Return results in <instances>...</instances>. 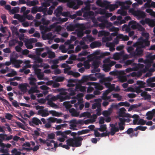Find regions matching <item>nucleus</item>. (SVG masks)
I'll use <instances>...</instances> for the list:
<instances>
[{
    "label": "nucleus",
    "mask_w": 155,
    "mask_h": 155,
    "mask_svg": "<svg viewBox=\"0 0 155 155\" xmlns=\"http://www.w3.org/2000/svg\"><path fill=\"white\" fill-rule=\"evenodd\" d=\"M87 60L90 62L92 61H94L97 59L96 58V57L94 56L92 54L88 55L87 57Z\"/></svg>",
    "instance_id": "nucleus-57"
},
{
    "label": "nucleus",
    "mask_w": 155,
    "mask_h": 155,
    "mask_svg": "<svg viewBox=\"0 0 155 155\" xmlns=\"http://www.w3.org/2000/svg\"><path fill=\"white\" fill-rule=\"evenodd\" d=\"M29 124L30 126H34L35 125H38L39 124H41L42 123L39 119L36 117H33L31 120L29 121Z\"/></svg>",
    "instance_id": "nucleus-21"
},
{
    "label": "nucleus",
    "mask_w": 155,
    "mask_h": 155,
    "mask_svg": "<svg viewBox=\"0 0 155 155\" xmlns=\"http://www.w3.org/2000/svg\"><path fill=\"white\" fill-rule=\"evenodd\" d=\"M70 131L68 130H65L64 131H58L55 132L57 136H64L65 135H68L70 133Z\"/></svg>",
    "instance_id": "nucleus-48"
},
{
    "label": "nucleus",
    "mask_w": 155,
    "mask_h": 155,
    "mask_svg": "<svg viewBox=\"0 0 155 155\" xmlns=\"http://www.w3.org/2000/svg\"><path fill=\"white\" fill-rule=\"evenodd\" d=\"M67 126V124H62L58 125H56L55 127H54L55 130H58L62 129L63 127H66Z\"/></svg>",
    "instance_id": "nucleus-63"
},
{
    "label": "nucleus",
    "mask_w": 155,
    "mask_h": 155,
    "mask_svg": "<svg viewBox=\"0 0 155 155\" xmlns=\"http://www.w3.org/2000/svg\"><path fill=\"white\" fill-rule=\"evenodd\" d=\"M76 90H79L81 92H85L86 91V89L87 87L86 86H83L80 84H76L75 86Z\"/></svg>",
    "instance_id": "nucleus-42"
},
{
    "label": "nucleus",
    "mask_w": 155,
    "mask_h": 155,
    "mask_svg": "<svg viewBox=\"0 0 155 155\" xmlns=\"http://www.w3.org/2000/svg\"><path fill=\"white\" fill-rule=\"evenodd\" d=\"M121 6V8L118 10L117 12V13L123 16L126 15H127V12L125 10L127 9H124L122 8V6Z\"/></svg>",
    "instance_id": "nucleus-56"
},
{
    "label": "nucleus",
    "mask_w": 155,
    "mask_h": 155,
    "mask_svg": "<svg viewBox=\"0 0 155 155\" xmlns=\"http://www.w3.org/2000/svg\"><path fill=\"white\" fill-rule=\"evenodd\" d=\"M42 31L41 33L42 34V37L44 40L46 39H52L55 37L53 36L51 33H49L47 34H45V33L47 31H45V30H41Z\"/></svg>",
    "instance_id": "nucleus-20"
},
{
    "label": "nucleus",
    "mask_w": 155,
    "mask_h": 155,
    "mask_svg": "<svg viewBox=\"0 0 155 155\" xmlns=\"http://www.w3.org/2000/svg\"><path fill=\"white\" fill-rule=\"evenodd\" d=\"M113 97L117 99L118 101H124L123 98L121 95H120L118 94H112Z\"/></svg>",
    "instance_id": "nucleus-62"
},
{
    "label": "nucleus",
    "mask_w": 155,
    "mask_h": 155,
    "mask_svg": "<svg viewBox=\"0 0 155 155\" xmlns=\"http://www.w3.org/2000/svg\"><path fill=\"white\" fill-rule=\"evenodd\" d=\"M86 84H92L94 86L95 89L99 90H102L103 89V87L100 84L94 82H88Z\"/></svg>",
    "instance_id": "nucleus-30"
},
{
    "label": "nucleus",
    "mask_w": 155,
    "mask_h": 155,
    "mask_svg": "<svg viewBox=\"0 0 155 155\" xmlns=\"http://www.w3.org/2000/svg\"><path fill=\"white\" fill-rule=\"evenodd\" d=\"M12 138V136H8L6 134H0V139H2L3 140L6 141H8Z\"/></svg>",
    "instance_id": "nucleus-33"
},
{
    "label": "nucleus",
    "mask_w": 155,
    "mask_h": 155,
    "mask_svg": "<svg viewBox=\"0 0 155 155\" xmlns=\"http://www.w3.org/2000/svg\"><path fill=\"white\" fill-rule=\"evenodd\" d=\"M42 66L41 65H39L37 64H34L33 65V68L34 69V71L35 73V74L37 75L38 74L41 73V70L39 69H38V68L41 67Z\"/></svg>",
    "instance_id": "nucleus-38"
},
{
    "label": "nucleus",
    "mask_w": 155,
    "mask_h": 155,
    "mask_svg": "<svg viewBox=\"0 0 155 155\" xmlns=\"http://www.w3.org/2000/svg\"><path fill=\"white\" fill-rule=\"evenodd\" d=\"M143 64H139L137 65L138 67H134L133 68H128L125 70V71L126 73H129L133 71H136L138 69V67H140L141 68H143Z\"/></svg>",
    "instance_id": "nucleus-35"
},
{
    "label": "nucleus",
    "mask_w": 155,
    "mask_h": 155,
    "mask_svg": "<svg viewBox=\"0 0 155 155\" xmlns=\"http://www.w3.org/2000/svg\"><path fill=\"white\" fill-rule=\"evenodd\" d=\"M38 2L37 0H34L33 1H28L26 2L27 5L29 7L34 6L38 4Z\"/></svg>",
    "instance_id": "nucleus-50"
},
{
    "label": "nucleus",
    "mask_w": 155,
    "mask_h": 155,
    "mask_svg": "<svg viewBox=\"0 0 155 155\" xmlns=\"http://www.w3.org/2000/svg\"><path fill=\"white\" fill-rule=\"evenodd\" d=\"M147 59L149 62H151L152 61L155 59V54L152 55V53H150L146 56Z\"/></svg>",
    "instance_id": "nucleus-54"
},
{
    "label": "nucleus",
    "mask_w": 155,
    "mask_h": 155,
    "mask_svg": "<svg viewBox=\"0 0 155 155\" xmlns=\"http://www.w3.org/2000/svg\"><path fill=\"white\" fill-rule=\"evenodd\" d=\"M142 37L139 38L137 42L134 44V46H136L137 44L139 43L142 47H145L150 45V42L148 41L149 34L146 32L142 33Z\"/></svg>",
    "instance_id": "nucleus-3"
},
{
    "label": "nucleus",
    "mask_w": 155,
    "mask_h": 155,
    "mask_svg": "<svg viewBox=\"0 0 155 155\" xmlns=\"http://www.w3.org/2000/svg\"><path fill=\"white\" fill-rule=\"evenodd\" d=\"M119 39H121L122 41H125L128 40L129 39V37L127 35H124L122 34H119L117 36Z\"/></svg>",
    "instance_id": "nucleus-45"
},
{
    "label": "nucleus",
    "mask_w": 155,
    "mask_h": 155,
    "mask_svg": "<svg viewBox=\"0 0 155 155\" xmlns=\"http://www.w3.org/2000/svg\"><path fill=\"white\" fill-rule=\"evenodd\" d=\"M134 118L133 120V122L134 124L144 125L145 124L146 121L142 119H139V116L137 115H134L132 117Z\"/></svg>",
    "instance_id": "nucleus-14"
},
{
    "label": "nucleus",
    "mask_w": 155,
    "mask_h": 155,
    "mask_svg": "<svg viewBox=\"0 0 155 155\" xmlns=\"http://www.w3.org/2000/svg\"><path fill=\"white\" fill-rule=\"evenodd\" d=\"M35 107L36 110H39L38 111V115L43 117H46L49 115V111H48L47 109H44V107L37 105Z\"/></svg>",
    "instance_id": "nucleus-9"
},
{
    "label": "nucleus",
    "mask_w": 155,
    "mask_h": 155,
    "mask_svg": "<svg viewBox=\"0 0 155 155\" xmlns=\"http://www.w3.org/2000/svg\"><path fill=\"white\" fill-rule=\"evenodd\" d=\"M52 115V116H54L59 117L62 114L61 113L55 111L51 110L49 111V114Z\"/></svg>",
    "instance_id": "nucleus-61"
},
{
    "label": "nucleus",
    "mask_w": 155,
    "mask_h": 155,
    "mask_svg": "<svg viewBox=\"0 0 155 155\" xmlns=\"http://www.w3.org/2000/svg\"><path fill=\"white\" fill-rule=\"evenodd\" d=\"M3 140L2 139H0V147L3 148H10L12 146V145L10 143H4L2 142Z\"/></svg>",
    "instance_id": "nucleus-55"
},
{
    "label": "nucleus",
    "mask_w": 155,
    "mask_h": 155,
    "mask_svg": "<svg viewBox=\"0 0 155 155\" xmlns=\"http://www.w3.org/2000/svg\"><path fill=\"white\" fill-rule=\"evenodd\" d=\"M29 86L28 84L24 83L23 84H19L18 86V88L21 91L23 92H25L27 91V87Z\"/></svg>",
    "instance_id": "nucleus-34"
},
{
    "label": "nucleus",
    "mask_w": 155,
    "mask_h": 155,
    "mask_svg": "<svg viewBox=\"0 0 155 155\" xmlns=\"http://www.w3.org/2000/svg\"><path fill=\"white\" fill-rule=\"evenodd\" d=\"M47 122L45 125V127L47 129L51 128V123H55V117H50L47 119Z\"/></svg>",
    "instance_id": "nucleus-24"
},
{
    "label": "nucleus",
    "mask_w": 155,
    "mask_h": 155,
    "mask_svg": "<svg viewBox=\"0 0 155 155\" xmlns=\"http://www.w3.org/2000/svg\"><path fill=\"white\" fill-rule=\"evenodd\" d=\"M116 62L114 61H111L109 64H104L103 65V70L105 72H108L110 69V67L115 64Z\"/></svg>",
    "instance_id": "nucleus-29"
},
{
    "label": "nucleus",
    "mask_w": 155,
    "mask_h": 155,
    "mask_svg": "<svg viewBox=\"0 0 155 155\" xmlns=\"http://www.w3.org/2000/svg\"><path fill=\"white\" fill-rule=\"evenodd\" d=\"M126 110L124 107L120 108L117 113L118 117L120 120V118H124V117H130L131 115L129 114H126Z\"/></svg>",
    "instance_id": "nucleus-11"
},
{
    "label": "nucleus",
    "mask_w": 155,
    "mask_h": 155,
    "mask_svg": "<svg viewBox=\"0 0 155 155\" xmlns=\"http://www.w3.org/2000/svg\"><path fill=\"white\" fill-rule=\"evenodd\" d=\"M96 4L99 6L104 8L105 9H107L108 5L110 2L105 0L102 1L101 0H97Z\"/></svg>",
    "instance_id": "nucleus-17"
},
{
    "label": "nucleus",
    "mask_w": 155,
    "mask_h": 155,
    "mask_svg": "<svg viewBox=\"0 0 155 155\" xmlns=\"http://www.w3.org/2000/svg\"><path fill=\"white\" fill-rule=\"evenodd\" d=\"M39 92V91L37 89V87H31L28 91L29 94H33L34 93H38Z\"/></svg>",
    "instance_id": "nucleus-60"
},
{
    "label": "nucleus",
    "mask_w": 155,
    "mask_h": 155,
    "mask_svg": "<svg viewBox=\"0 0 155 155\" xmlns=\"http://www.w3.org/2000/svg\"><path fill=\"white\" fill-rule=\"evenodd\" d=\"M52 143H53L54 145V147L56 148L58 147V144L55 143V141L53 140H50L48 139H47V142L46 144L48 147L52 146Z\"/></svg>",
    "instance_id": "nucleus-44"
},
{
    "label": "nucleus",
    "mask_w": 155,
    "mask_h": 155,
    "mask_svg": "<svg viewBox=\"0 0 155 155\" xmlns=\"http://www.w3.org/2000/svg\"><path fill=\"white\" fill-rule=\"evenodd\" d=\"M155 81V77L149 78L146 81V83L147 86L151 87H155V83H153Z\"/></svg>",
    "instance_id": "nucleus-26"
},
{
    "label": "nucleus",
    "mask_w": 155,
    "mask_h": 155,
    "mask_svg": "<svg viewBox=\"0 0 155 155\" xmlns=\"http://www.w3.org/2000/svg\"><path fill=\"white\" fill-rule=\"evenodd\" d=\"M110 126L111 127L110 131L109 134L111 135H113L116 132H118L119 129L115 125L113 124H110Z\"/></svg>",
    "instance_id": "nucleus-28"
},
{
    "label": "nucleus",
    "mask_w": 155,
    "mask_h": 155,
    "mask_svg": "<svg viewBox=\"0 0 155 155\" xmlns=\"http://www.w3.org/2000/svg\"><path fill=\"white\" fill-rule=\"evenodd\" d=\"M62 10V7L61 6H59L56 9L55 11L54 12V14L57 16H60L61 14Z\"/></svg>",
    "instance_id": "nucleus-46"
},
{
    "label": "nucleus",
    "mask_w": 155,
    "mask_h": 155,
    "mask_svg": "<svg viewBox=\"0 0 155 155\" xmlns=\"http://www.w3.org/2000/svg\"><path fill=\"white\" fill-rule=\"evenodd\" d=\"M101 63V61L99 59H97L93 61L92 65L95 69L97 68Z\"/></svg>",
    "instance_id": "nucleus-58"
},
{
    "label": "nucleus",
    "mask_w": 155,
    "mask_h": 155,
    "mask_svg": "<svg viewBox=\"0 0 155 155\" xmlns=\"http://www.w3.org/2000/svg\"><path fill=\"white\" fill-rule=\"evenodd\" d=\"M97 117V116L96 114H93L91 118H92V120H85V124H87L88 123H91L94 122L95 121V119Z\"/></svg>",
    "instance_id": "nucleus-53"
},
{
    "label": "nucleus",
    "mask_w": 155,
    "mask_h": 155,
    "mask_svg": "<svg viewBox=\"0 0 155 155\" xmlns=\"http://www.w3.org/2000/svg\"><path fill=\"white\" fill-rule=\"evenodd\" d=\"M6 71V72H10L8 73L5 75L6 76L9 77H12L17 75V73L16 71L14 69H10L8 67H6L5 69Z\"/></svg>",
    "instance_id": "nucleus-19"
},
{
    "label": "nucleus",
    "mask_w": 155,
    "mask_h": 155,
    "mask_svg": "<svg viewBox=\"0 0 155 155\" xmlns=\"http://www.w3.org/2000/svg\"><path fill=\"white\" fill-rule=\"evenodd\" d=\"M110 33L108 31H100L98 32V37H101L103 36H108L109 35Z\"/></svg>",
    "instance_id": "nucleus-52"
},
{
    "label": "nucleus",
    "mask_w": 155,
    "mask_h": 155,
    "mask_svg": "<svg viewBox=\"0 0 155 155\" xmlns=\"http://www.w3.org/2000/svg\"><path fill=\"white\" fill-rule=\"evenodd\" d=\"M133 46L134 47H136V48L135 51L134 52V53L132 54L133 57H135L136 56H141L143 55V48L144 47H142L139 43L137 44L136 46H134V44Z\"/></svg>",
    "instance_id": "nucleus-8"
},
{
    "label": "nucleus",
    "mask_w": 155,
    "mask_h": 155,
    "mask_svg": "<svg viewBox=\"0 0 155 155\" xmlns=\"http://www.w3.org/2000/svg\"><path fill=\"white\" fill-rule=\"evenodd\" d=\"M68 122L70 124V129L73 130H77V129L75 128L78 125L77 120L75 119H74L68 121Z\"/></svg>",
    "instance_id": "nucleus-23"
},
{
    "label": "nucleus",
    "mask_w": 155,
    "mask_h": 155,
    "mask_svg": "<svg viewBox=\"0 0 155 155\" xmlns=\"http://www.w3.org/2000/svg\"><path fill=\"white\" fill-rule=\"evenodd\" d=\"M119 120L120 122L118 124L119 130H122L124 129V125L126 120L124 118H120Z\"/></svg>",
    "instance_id": "nucleus-40"
},
{
    "label": "nucleus",
    "mask_w": 155,
    "mask_h": 155,
    "mask_svg": "<svg viewBox=\"0 0 155 155\" xmlns=\"http://www.w3.org/2000/svg\"><path fill=\"white\" fill-rule=\"evenodd\" d=\"M118 2L117 1L116 2V4L114 5H110V4H109L107 9H109L110 11H112L114 10L116 8H117L118 6L119 5L117 4Z\"/></svg>",
    "instance_id": "nucleus-39"
},
{
    "label": "nucleus",
    "mask_w": 155,
    "mask_h": 155,
    "mask_svg": "<svg viewBox=\"0 0 155 155\" xmlns=\"http://www.w3.org/2000/svg\"><path fill=\"white\" fill-rule=\"evenodd\" d=\"M83 4V2L81 0H74L67 3L68 7L73 9H77L78 8L79 6Z\"/></svg>",
    "instance_id": "nucleus-6"
},
{
    "label": "nucleus",
    "mask_w": 155,
    "mask_h": 155,
    "mask_svg": "<svg viewBox=\"0 0 155 155\" xmlns=\"http://www.w3.org/2000/svg\"><path fill=\"white\" fill-rule=\"evenodd\" d=\"M129 25L133 29H137L140 31H143L144 30V29L140 25L134 20L129 22Z\"/></svg>",
    "instance_id": "nucleus-10"
},
{
    "label": "nucleus",
    "mask_w": 155,
    "mask_h": 155,
    "mask_svg": "<svg viewBox=\"0 0 155 155\" xmlns=\"http://www.w3.org/2000/svg\"><path fill=\"white\" fill-rule=\"evenodd\" d=\"M132 2L130 0H127L124 2L118 1L117 2V4L119 6H122V8L124 9H128L129 7V6H125V4L130 5L132 4Z\"/></svg>",
    "instance_id": "nucleus-25"
},
{
    "label": "nucleus",
    "mask_w": 155,
    "mask_h": 155,
    "mask_svg": "<svg viewBox=\"0 0 155 155\" xmlns=\"http://www.w3.org/2000/svg\"><path fill=\"white\" fill-rule=\"evenodd\" d=\"M94 101L96 103H94L92 105V108L93 109H95L97 107H100L101 106V102L102 101L101 99H97L94 100Z\"/></svg>",
    "instance_id": "nucleus-36"
},
{
    "label": "nucleus",
    "mask_w": 155,
    "mask_h": 155,
    "mask_svg": "<svg viewBox=\"0 0 155 155\" xmlns=\"http://www.w3.org/2000/svg\"><path fill=\"white\" fill-rule=\"evenodd\" d=\"M112 79L113 78L110 77L105 78L103 79V82L104 83V85L106 87L109 88V89L106 90V91L104 93L101 97V98L103 100H106L110 99V96L107 97V95L111 91L114 90V84H110V82L111 81Z\"/></svg>",
    "instance_id": "nucleus-1"
},
{
    "label": "nucleus",
    "mask_w": 155,
    "mask_h": 155,
    "mask_svg": "<svg viewBox=\"0 0 155 155\" xmlns=\"http://www.w3.org/2000/svg\"><path fill=\"white\" fill-rule=\"evenodd\" d=\"M90 53V52H88L87 51L84 50L82 51L80 53L78 54V56L79 57L77 60L80 61H83L86 59V58L81 57L82 56H85Z\"/></svg>",
    "instance_id": "nucleus-22"
},
{
    "label": "nucleus",
    "mask_w": 155,
    "mask_h": 155,
    "mask_svg": "<svg viewBox=\"0 0 155 155\" xmlns=\"http://www.w3.org/2000/svg\"><path fill=\"white\" fill-rule=\"evenodd\" d=\"M41 5L42 6L38 7V11L43 12L44 13V15H47V14L46 13L47 10V7L49 6L50 5L48 2H46L42 3Z\"/></svg>",
    "instance_id": "nucleus-15"
},
{
    "label": "nucleus",
    "mask_w": 155,
    "mask_h": 155,
    "mask_svg": "<svg viewBox=\"0 0 155 155\" xmlns=\"http://www.w3.org/2000/svg\"><path fill=\"white\" fill-rule=\"evenodd\" d=\"M71 69V68L69 66L65 68L64 70V73H67L68 75H72L75 78L79 77L81 76L80 74L78 72L69 71Z\"/></svg>",
    "instance_id": "nucleus-13"
},
{
    "label": "nucleus",
    "mask_w": 155,
    "mask_h": 155,
    "mask_svg": "<svg viewBox=\"0 0 155 155\" xmlns=\"http://www.w3.org/2000/svg\"><path fill=\"white\" fill-rule=\"evenodd\" d=\"M129 12L137 17L138 19L143 18L146 16V13L140 10L135 11L134 8H130L129 10Z\"/></svg>",
    "instance_id": "nucleus-7"
},
{
    "label": "nucleus",
    "mask_w": 155,
    "mask_h": 155,
    "mask_svg": "<svg viewBox=\"0 0 155 155\" xmlns=\"http://www.w3.org/2000/svg\"><path fill=\"white\" fill-rule=\"evenodd\" d=\"M61 96V95H57L56 96H54L51 94H49L46 97V99L48 101H51L52 102L59 99L60 102H62L63 101V100H62V97Z\"/></svg>",
    "instance_id": "nucleus-12"
},
{
    "label": "nucleus",
    "mask_w": 155,
    "mask_h": 155,
    "mask_svg": "<svg viewBox=\"0 0 155 155\" xmlns=\"http://www.w3.org/2000/svg\"><path fill=\"white\" fill-rule=\"evenodd\" d=\"M18 58L17 54L15 52L12 53L11 55V61L14 66L16 68H19L20 67V64L22 63V61L20 60H16L15 58Z\"/></svg>",
    "instance_id": "nucleus-5"
},
{
    "label": "nucleus",
    "mask_w": 155,
    "mask_h": 155,
    "mask_svg": "<svg viewBox=\"0 0 155 155\" xmlns=\"http://www.w3.org/2000/svg\"><path fill=\"white\" fill-rule=\"evenodd\" d=\"M95 38L92 37L91 35H87L86 37H83L82 39L85 41L91 42L95 40Z\"/></svg>",
    "instance_id": "nucleus-43"
},
{
    "label": "nucleus",
    "mask_w": 155,
    "mask_h": 155,
    "mask_svg": "<svg viewBox=\"0 0 155 155\" xmlns=\"http://www.w3.org/2000/svg\"><path fill=\"white\" fill-rule=\"evenodd\" d=\"M83 138L81 137L70 138L66 140V144L72 147H78L81 145Z\"/></svg>",
    "instance_id": "nucleus-2"
},
{
    "label": "nucleus",
    "mask_w": 155,
    "mask_h": 155,
    "mask_svg": "<svg viewBox=\"0 0 155 155\" xmlns=\"http://www.w3.org/2000/svg\"><path fill=\"white\" fill-rule=\"evenodd\" d=\"M31 77H29L28 79L29 81V83L31 85L35 86L36 85V82L37 81V79L36 78L32 77V74H31Z\"/></svg>",
    "instance_id": "nucleus-51"
},
{
    "label": "nucleus",
    "mask_w": 155,
    "mask_h": 155,
    "mask_svg": "<svg viewBox=\"0 0 155 155\" xmlns=\"http://www.w3.org/2000/svg\"><path fill=\"white\" fill-rule=\"evenodd\" d=\"M67 91H68L67 89H63V90L61 91L59 94L61 95V96L62 97V100H63V101L66 100L70 98V97L69 96L66 95L67 93L66 92Z\"/></svg>",
    "instance_id": "nucleus-31"
},
{
    "label": "nucleus",
    "mask_w": 155,
    "mask_h": 155,
    "mask_svg": "<svg viewBox=\"0 0 155 155\" xmlns=\"http://www.w3.org/2000/svg\"><path fill=\"white\" fill-rule=\"evenodd\" d=\"M146 21L147 24L150 26L152 27L154 25V22L152 19L149 18H146Z\"/></svg>",
    "instance_id": "nucleus-64"
},
{
    "label": "nucleus",
    "mask_w": 155,
    "mask_h": 155,
    "mask_svg": "<svg viewBox=\"0 0 155 155\" xmlns=\"http://www.w3.org/2000/svg\"><path fill=\"white\" fill-rule=\"evenodd\" d=\"M76 83L75 80L70 79L68 81L67 86L68 87H73L75 85Z\"/></svg>",
    "instance_id": "nucleus-49"
},
{
    "label": "nucleus",
    "mask_w": 155,
    "mask_h": 155,
    "mask_svg": "<svg viewBox=\"0 0 155 155\" xmlns=\"http://www.w3.org/2000/svg\"><path fill=\"white\" fill-rule=\"evenodd\" d=\"M101 43L99 41H95L91 43L90 46L91 48H97L101 46Z\"/></svg>",
    "instance_id": "nucleus-41"
},
{
    "label": "nucleus",
    "mask_w": 155,
    "mask_h": 155,
    "mask_svg": "<svg viewBox=\"0 0 155 155\" xmlns=\"http://www.w3.org/2000/svg\"><path fill=\"white\" fill-rule=\"evenodd\" d=\"M35 145V143L34 142L31 141L30 143L29 142H26L24 143L22 145L23 149L27 150H30V149L31 148V145L34 146Z\"/></svg>",
    "instance_id": "nucleus-27"
},
{
    "label": "nucleus",
    "mask_w": 155,
    "mask_h": 155,
    "mask_svg": "<svg viewBox=\"0 0 155 155\" xmlns=\"http://www.w3.org/2000/svg\"><path fill=\"white\" fill-rule=\"evenodd\" d=\"M95 16L94 12L91 11L85 12L83 15V17L85 18L87 20H88L90 19H91L95 17Z\"/></svg>",
    "instance_id": "nucleus-18"
},
{
    "label": "nucleus",
    "mask_w": 155,
    "mask_h": 155,
    "mask_svg": "<svg viewBox=\"0 0 155 155\" xmlns=\"http://www.w3.org/2000/svg\"><path fill=\"white\" fill-rule=\"evenodd\" d=\"M137 84L139 85L138 87H136L135 88H133L131 87H129L127 89L125 90V91H130L133 92H136L137 93H139L142 91L140 88H143L145 87V83L142 81H137Z\"/></svg>",
    "instance_id": "nucleus-4"
},
{
    "label": "nucleus",
    "mask_w": 155,
    "mask_h": 155,
    "mask_svg": "<svg viewBox=\"0 0 155 155\" xmlns=\"http://www.w3.org/2000/svg\"><path fill=\"white\" fill-rule=\"evenodd\" d=\"M147 92L146 91H143L141 94V96L144 97L145 100H150L151 99L150 95L147 94Z\"/></svg>",
    "instance_id": "nucleus-59"
},
{
    "label": "nucleus",
    "mask_w": 155,
    "mask_h": 155,
    "mask_svg": "<svg viewBox=\"0 0 155 155\" xmlns=\"http://www.w3.org/2000/svg\"><path fill=\"white\" fill-rule=\"evenodd\" d=\"M113 105H112L107 110H104L102 112L103 115L105 117H107L109 116L112 113L113 111Z\"/></svg>",
    "instance_id": "nucleus-37"
},
{
    "label": "nucleus",
    "mask_w": 155,
    "mask_h": 155,
    "mask_svg": "<svg viewBox=\"0 0 155 155\" xmlns=\"http://www.w3.org/2000/svg\"><path fill=\"white\" fill-rule=\"evenodd\" d=\"M56 24L51 25L49 27H47L43 25H40V30H45V31H48L51 30V29L54 28L55 27Z\"/></svg>",
    "instance_id": "nucleus-32"
},
{
    "label": "nucleus",
    "mask_w": 155,
    "mask_h": 155,
    "mask_svg": "<svg viewBox=\"0 0 155 155\" xmlns=\"http://www.w3.org/2000/svg\"><path fill=\"white\" fill-rule=\"evenodd\" d=\"M14 18H15L17 19L21 22L24 21L25 20V18L24 15L22 16L18 14H15Z\"/></svg>",
    "instance_id": "nucleus-47"
},
{
    "label": "nucleus",
    "mask_w": 155,
    "mask_h": 155,
    "mask_svg": "<svg viewBox=\"0 0 155 155\" xmlns=\"http://www.w3.org/2000/svg\"><path fill=\"white\" fill-rule=\"evenodd\" d=\"M84 96V94L82 93L78 94L77 95V97H74L72 98V100L71 101V103L73 104L76 103L77 100L78 101V103L81 102L83 100V97Z\"/></svg>",
    "instance_id": "nucleus-16"
}]
</instances>
